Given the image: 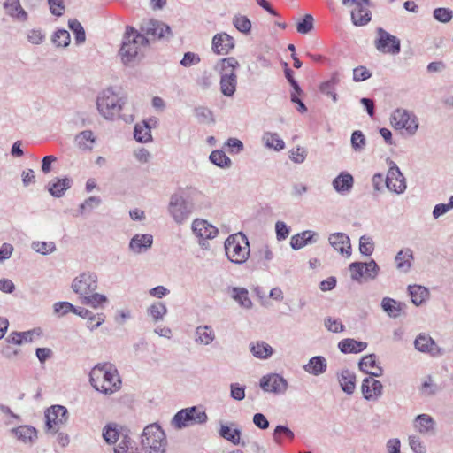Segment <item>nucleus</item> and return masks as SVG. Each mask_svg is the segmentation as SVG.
I'll use <instances>...</instances> for the list:
<instances>
[{
  "instance_id": "obj_3",
  "label": "nucleus",
  "mask_w": 453,
  "mask_h": 453,
  "mask_svg": "<svg viewBox=\"0 0 453 453\" xmlns=\"http://www.w3.org/2000/svg\"><path fill=\"white\" fill-rule=\"evenodd\" d=\"M149 39L136 29L127 27L123 36L119 56L124 65L134 64L140 59L142 47L148 44Z\"/></svg>"
},
{
  "instance_id": "obj_38",
  "label": "nucleus",
  "mask_w": 453,
  "mask_h": 453,
  "mask_svg": "<svg viewBox=\"0 0 453 453\" xmlns=\"http://www.w3.org/2000/svg\"><path fill=\"white\" fill-rule=\"evenodd\" d=\"M403 306H404V304L398 303L397 301L390 297H384L381 301L382 310L390 318H398L401 314Z\"/></svg>"
},
{
  "instance_id": "obj_19",
  "label": "nucleus",
  "mask_w": 453,
  "mask_h": 453,
  "mask_svg": "<svg viewBox=\"0 0 453 453\" xmlns=\"http://www.w3.org/2000/svg\"><path fill=\"white\" fill-rule=\"evenodd\" d=\"M211 49L218 55H226L234 48V40L226 32L216 34L211 42Z\"/></svg>"
},
{
  "instance_id": "obj_51",
  "label": "nucleus",
  "mask_w": 453,
  "mask_h": 453,
  "mask_svg": "<svg viewBox=\"0 0 453 453\" xmlns=\"http://www.w3.org/2000/svg\"><path fill=\"white\" fill-rule=\"evenodd\" d=\"M433 17L441 23H449L453 19V11L449 8L438 7L434 10Z\"/></svg>"
},
{
  "instance_id": "obj_45",
  "label": "nucleus",
  "mask_w": 453,
  "mask_h": 453,
  "mask_svg": "<svg viewBox=\"0 0 453 453\" xmlns=\"http://www.w3.org/2000/svg\"><path fill=\"white\" fill-rule=\"evenodd\" d=\"M51 42L58 48L67 47L71 42L69 32L65 29H58L51 36Z\"/></svg>"
},
{
  "instance_id": "obj_23",
  "label": "nucleus",
  "mask_w": 453,
  "mask_h": 453,
  "mask_svg": "<svg viewBox=\"0 0 453 453\" xmlns=\"http://www.w3.org/2000/svg\"><path fill=\"white\" fill-rule=\"evenodd\" d=\"M329 243L332 247L339 251L342 255L350 256V240L349 237L343 233H334L329 236Z\"/></svg>"
},
{
  "instance_id": "obj_5",
  "label": "nucleus",
  "mask_w": 453,
  "mask_h": 453,
  "mask_svg": "<svg viewBox=\"0 0 453 453\" xmlns=\"http://www.w3.org/2000/svg\"><path fill=\"white\" fill-rule=\"evenodd\" d=\"M225 252L232 263L236 265L245 263L250 252L247 236L242 232L230 234L225 241Z\"/></svg>"
},
{
  "instance_id": "obj_48",
  "label": "nucleus",
  "mask_w": 453,
  "mask_h": 453,
  "mask_svg": "<svg viewBox=\"0 0 453 453\" xmlns=\"http://www.w3.org/2000/svg\"><path fill=\"white\" fill-rule=\"evenodd\" d=\"M210 161L220 168H229L232 165L231 159L221 150H214L211 153Z\"/></svg>"
},
{
  "instance_id": "obj_54",
  "label": "nucleus",
  "mask_w": 453,
  "mask_h": 453,
  "mask_svg": "<svg viewBox=\"0 0 453 453\" xmlns=\"http://www.w3.org/2000/svg\"><path fill=\"white\" fill-rule=\"evenodd\" d=\"M101 202V198L98 196H89L82 203L80 204L78 210L79 214L83 215L87 211H91L95 208L98 207Z\"/></svg>"
},
{
  "instance_id": "obj_53",
  "label": "nucleus",
  "mask_w": 453,
  "mask_h": 453,
  "mask_svg": "<svg viewBox=\"0 0 453 453\" xmlns=\"http://www.w3.org/2000/svg\"><path fill=\"white\" fill-rule=\"evenodd\" d=\"M195 115L200 123L210 124L214 122L212 111L207 107L199 106L196 108Z\"/></svg>"
},
{
  "instance_id": "obj_2",
  "label": "nucleus",
  "mask_w": 453,
  "mask_h": 453,
  "mask_svg": "<svg viewBox=\"0 0 453 453\" xmlns=\"http://www.w3.org/2000/svg\"><path fill=\"white\" fill-rule=\"evenodd\" d=\"M89 382L98 392L111 395L121 387V380L117 369L109 363L98 364L89 373Z\"/></svg>"
},
{
  "instance_id": "obj_49",
  "label": "nucleus",
  "mask_w": 453,
  "mask_h": 453,
  "mask_svg": "<svg viewBox=\"0 0 453 453\" xmlns=\"http://www.w3.org/2000/svg\"><path fill=\"white\" fill-rule=\"evenodd\" d=\"M119 436L118 425L115 423L107 424L103 430V437L109 444L115 443Z\"/></svg>"
},
{
  "instance_id": "obj_60",
  "label": "nucleus",
  "mask_w": 453,
  "mask_h": 453,
  "mask_svg": "<svg viewBox=\"0 0 453 453\" xmlns=\"http://www.w3.org/2000/svg\"><path fill=\"white\" fill-rule=\"evenodd\" d=\"M233 23L236 29L242 33H249L251 28V23L246 16H235Z\"/></svg>"
},
{
  "instance_id": "obj_57",
  "label": "nucleus",
  "mask_w": 453,
  "mask_h": 453,
  "mask_svg": "<svg viewBox=\"0 0 453 453\" xmlns=\"http://www.w3.org/2000/svg\"><path fill=\"white\" fill-rule=\"evenodd\" d=\"M325 327L332 333H340L344 331L345 326L339 319L327 317L324 320Z\"/></svg>"
},
{
  "instance_id": "obj_7",
  "label": "nucleus",
  "mask_w": 453,
  "mask_h": 453,
  "mask_svg": "<svg viewBox=\"0 0 453 453\" xmlns=\"http://www.w3.org/2000/svg\"><path fill=\"white\" fill-rule=\"evenodd\" d=\"M208 420L206 412L199 406H192L179 411L172 419V425L177 429L189 426L205 424Z\"/></svg>"
},
{
  "instance_id": "obj_39",
  "label": "nucleus",
  "mask_w": 453,
  "mask_h": 453,
  "mask_svg": "<svg viewBox=\"0 0 453 453\" xmlns=\"http://www.w3.org/2000/svg\"><path fill=\"white\" fill-rule=\"evenodd\" d=\"M219 434L220 437L231 441L234 445L241 443L242 432L238 428H232L227 425H221L219 430Z\"/></svg>"
},
{
  "instance_id": "obj_28",
  "label": "nucleus",
  "mask_w": 453,
  "mask_h": 453,
  "mask_svg": "<svg viewBox=\"0 0 453 453\" xmlns=\"http://www.w3.org/2000/svg\"><path fill=\"white\" fill-rule=\"evenodd\" d=\"M415 429L421 434H434L435 421L428 414H419L414 420Z\"/></svg>"
},
{
  "instance_id": "obj_31",
  "label": "nucleus",
  "mask_w": 453,
  "mask_h": 453,
  "mask_svg": "<svg viewBox=\"0 0 453 453\" xmlns=\"http://www.w3.org/2000/svg\"><path fill=\"white\" fill-rule=\"evenodd\" d=\"M12 432L23 443L33 444L37 439V431L30 426H19L13 428Z\"/></svg>"
},
{
  "instance_id": "obj_12",
  "label": "nucleus",
  "mask_w": 453,
  "mask_h": 453,
  "mask_svg": "<svg viewBox=\"0 0 453 453\" xmlns=\"http://www.w3.org/2000/svg\"><path fill=\"white\" fill-rule=\"evenodd\" d=\"M259 386L265 393L283 395L288 390V383L281 375L278 373H269L260 379Z\"/></svg>"
},
{
  "instance_id": "obj_58",
  "label": "nucleus",
  "mask_w": 453,
  "mask_h": 453,
  "mask_svg": "<svg viewBox=\"0 0 453 453\" xmlns=\"http://www.w3.org/2000/svg\"><path fill=\"white\" fill-rule=\"evenodd\" d=\"M313 28V17L306 14L302 20L297 22L296 30L300 34H308Z\"/></svg>"
},
{
  "instance_id": "obj_6",
  "label": "nucleus",
  "mask_w": 453,
  "mask_h": 453,
  "mask_svg": "<svg viewBox=\"0 0 453 453\" xmlns=\"http://www.w3.org/2000/svg\"><path fill=\"white\" fill-rule=\"evenodd\" d=\"M141 444L145 453H166V436L157 423L144 427L141 436Z\"/></svg>"
},
{
  "instance_id": "obj_33",
  "label": "nucleus",
  "mask_w": 453,
  "mask_h": 453,
  "mask_svg": "<svg viewBox=\"0 0 453 453\" xmlns=\"http://www.w3.org/2000/svg\"><path fill=\"white\" fill-rule=\"evenodd\" d=\"M367 347V343L355 339L347 338L342 340L338 343V348L341 352L344 354L349 353H359L365 350Z\"/></svg>"
},
{
  "instance_id": "obj_13",
  "label": "nucleus",
  "mask_w": 453,
  "mask_h": 453,
  "mask_svg": "<svg viewBox=\"0 0 453 453\" xmlns=\"http://www.w3.org/2000/svg\"><path fill=\"white\" fill-rule=\"evenodd\" d=\"M378 35L375 47L379 51L391 55H396L400 52L401 42L396 36L390 35L383 28H378Z\"/></svg>"
},
{
  "instance_id": "obj_50",
  "label": "nucleus",
  "mask_w": 453,
  "mask_h": 453,
  "mask_svg": "<svg viewBox=\"0 0 453 453\" xmlns=\"http://www.w3.org/2000/svg\"><path fill=\"white\" fill-rule=\"evenodd\" d=\"M32 249L42 255L51 254L56 250V245L53 242H33Z\"/></svg>"
},
{
  "instance_id": "obj_43",
  "label": "nucleus",
  "mask_w": 453,
  "mask_h": 453,
  "mask_svg": "<svg viewBox=\"0 0 453 453\" xmlns=\"http://www.w3.org/2000/svg\"><path fill=\"white\" fill-rule=\"evenodd\" d=\"M283 438L292 441L295 438V434L287 426L278 425L273 431V439L276 444L281 445Z\"/></svg>"
},
{
  "instance_id": "obj_20",
  "label": "nucleus",
  "mask_w": 453,
  "mask_h": 453,
  "mask_svg": "<svg viewBox=\"0 0 453 453\" xmlns=\"http://www.w3.org/2000/svg\"><path fill=\"white\" fill-rule=\"evenodd\" d=\"M332 186L338 194L346 196L354 187V178L349 173L342 172L333 180Z\"/></svg>"
},
{
  "instance_id": "obj_11",
  "label": "nucleus",
  "mask_w": 453,
  "mask_h": 453,
  "mask_svg": "<svg viewBox=\"0 0 453 453\" xmlns=\"http://www.w3.org/2000/svg\"><path fill=\"white\" fill-rule=\"evenodd\" d=\"M344 5L353 6L351 20L355 26H365L372 17L369 0H342Z\"/></svg>"
},
{
  "instance_id": "obj_21",
  "label": "nucleus",
  "mask_w": 453,
  "mask_h": 453,
  "mask_svg": "<svg viewBox=\"0 0 453 453\" xmlns=\"http://www.w3.org/2000/svg\"><path fill=\"white\" fill-rule=\"evenodd\" d=\"M226 292L242 308L250 310L253 306V303L249 296V291L242 287H229Z\"/></svg>"
},
{
  "instance_id": "obj_1",
  "label": "nucleus",
  "mask_w": 453,
  "mask_h": 453,
  "mask_svg": "<svg viewBox=\"0 0 453 453\" xmlns=\"http://www.w3.org/2000/svg\"><path fill=\"white\" fill-rule=\"evenodd\" d=\"M96 107L100 115L108 120L121 119L126 123H131L134 119V110L127 97L116 93L112 88H108L98 95Z\"/></svg>"
},
{
  "instance_id": "obj_24",
  "label": "nucleus",
  "mask_w": 453,
  "mask_h": 453,
  "mask_svg": "<svg viewBox=\"0 0 453 453\" xmlns=\"http://www.w3.org/2000/svg\"><path fill=\"white\" fill-rule=\"evenodd\" d=\"M337 379L342 390L347 395H352L356 389V374L349 369L337 372Z\"/></svg>"
},
{
  "instance_id": "obj_18",
  "label": "nucleus",
  "mask_w": 453,
  "mask_h": 453,
  "mask_svg": "<svg viewBox=\"0 0 453 453\" xmlns=\"http://www.w3.org/2000/svg\"><path fill=\"white\" fill-rule=\"evenodd\" d=\"M383 386L380 381L372 377H366L363 380L361 391L364 398L367 401H376L382 395Z\"/></svg>"
},
{
  "instance_id": "obj_4",
  "label": "nucleus",
  "mask_w": 453,
  "mask_h": 453,
  "mask_svg": "<svg viewBox=\"0 0 453 453\" xmlns=\"http://www.w3.org/2000/svg\"><path fill=\"white\" fill-rule=\"evenodd\" d=\"M239 66V62L233 57L225 58L215 65V70L219 72L220 75V91L225 96L232 97L236 91V70Z\"/></svg>"
},
{
  "instance_id": "obj_62",
  "label": "nucleus",
  "mask_w": 453,
  "mask_h": 453,
  "mask_svg": "<svg viewBox=\"0 0 453 453\" xmlns=\"http://www.w3.org/2000/svg\"><path fill=\"white\" fill-rule=\"evenodd\" d=\"M364 267L366 279L374 280L378 276L380 267L373 259L367 263H364Z\"/></svg>"
},
{
  "instance_id": "obj_46",
  "label": "nucleus",
  "mask_w": 453,
  "mask_h": 453,
  "mask_svg": "<svg viewBox=\"0 0 453 453\" xmlns=\"http://www.w3.org/2000/svg\"><path fill=\"white\" fill-rule=\"evenodd\" d=\"M115 453H140L135 442L128 436H124L120 442L114 448Z\"/></svg>"
},
{
  "instance_id": "obj_30",
  "label": "nucleus",
  "mask_w": 453,
  "mask_h": 453,
  "mask_svg": "<svg viewBox=\"0 0 453 453\" xmlns=\"http://www.w3.org/2000/svg\"><path fill=\"white\" fill-rule=\"evenodd\" d=\"M249 348L251 354L258 359H268L273 354V347L264 341L251 342Z\"/></svg>"
},
{
  "instance_id": "obj_41",
  "label": "nucleus",
  "mask_w": 453,
  "mask_h": 453,
  "mask_svg": "<svg viewBox=\"0 0 453 453\" xmlns=\"http://www.w3.org/2000/svg\"><path fill=\"white\" fill-rule=\"evenodd\" d=\"M262 139L269 149L280 151L285 148L284 141L276 133L265 132Z\"/></svg>"
},
{
  "instance_id": "obj_36",
  "label": "nucleus",
  "mask_w": 453,
  "mask_h": 453,
  "mask_svg": "<svg viewBox=\"0 0 453 453\" xmlns=\"http://www.w3.org/2000/svg\"><path fill=\"white\" fill-rule=\"evenodd\" d=\"M409 295L411 296V302L416 305H421L429 296V291L426 288L420 285H413L408 287Z\"/></svg>"
},
{
  "instance_id": "obj_37",
  "label": "nucleus",
  "mask_w": 453,
  "mask_h": 453,
  "mask_svg": "<svg viewBox=\"0 0 453 453\" xmlns=\"http://www.w3.org/2000/svg\"><path fill=\"white\" fill-rule=\"evenodd\" d=\"M95 136L91 130H85L75 136L77 147L81 150H92L95 143Z\"/></svg>"
},
{
  "instance_id": "obj_14",
  "label": "nucleus",
  "mask_w": 453,
  "mask_h": 453,
  "mask_svg": "<svg viewBox=\"0 0 453 453\" xmlns=\"http://www.w3.org/2000/svg\"><path fill=\"white\" fill-rule=\"evenodd\" d=\"M386 187L395 194H403L407 188L406 180L399 167L393 161L389 163V169L385 179Z\"/></svg>"
},
{
  "instance_id": "obj_56",
  "label": "nucleus",
  "mask_w": 453,
  "mask_h": 453,
  "mask_svg": "<svg viewBox=\"0 0 453 453\" xmlns=\"http://www.w3.org/2000/svg\"><path fill=\"white\" fill-rule=\"evenodd\" d=\"M360 253L365 256H370L374 250V244L372 239L369 236L363 235L359 240Z\"/></svg>"
},
{
  "instance_id": "obj_42",
  "label": "nucleus",
  "mask_w": 453,
  "mask_h": 453,
  "mask_svg": "<svg viewBox=\"0 0 453 453\" xmlns=\"http://www.w3.org/2000/svg\"><path fill=\"white\" fill-rule=\"evenodd\" d=\"M147 313L154 322L161 321L167 313V308L164 303L156 302L148 308Z\"/></svg>"
},
{
  "instance_id": "obj_16",
  "label": "nucleus",
  "mask_w": 453,
  "mask_h": 453,
  "mask_svg": "<svg viewBox=\"0 0 453 453\" xmlns=\"http://www.w3.org/2000/svg\"><path fill=\"white\" fill-rule=\"evenodd\" d=\"M191 229L193 234L200 239L199 244L203 247L205 246L208 239H213L218 234V229L202 219H196L192 222Z\"/></svg>"
},
{
  "instance_id": "obj_44",
  "label": "nucleus",
  "mask_w": 453,
  "mask_h": 453,
  "mask_svg": "<svg viewBox=\"0 0 453 453\" xmlns=\"http://www.w3.org/2000/svg\"><path fill=\"white\" fill-rule=\"evenodd\" d=\"M81 303L89 305L93 308L100 307L103 303H107V297L104 295L96 293L87 294L81 298Z\"/></svg>"
},
{
  "instance_id": "obj_32",
  "label": "nucleus",
  "mask_w": 453,
  "mask_h": 453,
  "mask_svg": "<svg viewBox=\"0 0 453 453\" xmlns=\"http://www.w3.org/2000/svg\"><path fill=\"white\" fill-rule=\"evenodd\" d=\"M326 358L321 356H316L311 357L308 364L303 365V370L310 374L319 376L326 372Z\"/></svg>"
},
{
  "instance_id": "obj_17",
  "label": "nucleus",
  "mask_w": 453,
  "mask_h": 453,
  "mask_svg": "<svg viewBox=\"0 0 453 453\" xmlns=\"http://www.w3.org/2000/svg\"><path fill=\"white\" fill-rule=\"evenodd\" d=\"M46 426L49 429L58 430L68 419V411L65 406L53 405L45 413Z\"/></svg>"
},
{
  "instance_id": "obj_61",
  "label": "nucleus",
  "mask_w": 453,
  "mask_h": 453,
  "mask_svg": "<svg viewBox=\"0 0 453 453\" xmlns=\"http://www.w3.org/2000/svg\"><path fill=\"white\" fill-rule=\"evenodd\" d=\"M376 363V356L374 354H370L364 357L359 361L358 366L362 372L366 373L368 371H370L373 366L377 365Z\"/></svg>"
},
{
  "instance_id": "obj_29",
  "label": "nucleus",
  "mask_w": 453,
  "mask_h": 453,
  "mask_svg": "<svg viewBox=\"0 0 453 453\" xmlns=\"http://www.w3.org/2000/svg\"><path fill=\"white\" fill-rule=\"evenodd\" d=\"M73 180L68 177L56 178L47 185V189L54 197H62L65 191L71 188Z\"/></svg>"
},
{
  "instance_id": "obj_63",
  "label": "nucleus",
  "mask_w": 453,
  "mask_h": 453,
  "mask_svg": "<svg viewBox=\"0 0 453 453\" xmlns=\"http://www.w3.org/2000/svg\"><path fill=\"white\" fill-rule=\"evenodd\" d=\"M372 76V73L363 65L357 66L353 70V80L356 82L364 81Z\"/></svg>"
},
{
  "instance_id": "obj_10",
  "label": "nucleus",
  "mask_w": 453,
  "mask_h": 453,
  "mask_svg": "<svg viewBox=\"0 0 453 453\" xmlns=\"http://www.w3.org/2000/svg\"><path fill=\"white\" fill-rule=\"evenodd\" d=\"M97 288V275L95 273L84 272L76 276L72 282V289L74 293L83 297L91 294Z\"/></svg>"
},
{
  "instance_id": "obj_59",
  "label": "nucleus",
  "mask_w": 453,
  "mask_h": 453,
  "mask_svg": "<svg viewBox=\"0 0 453 453\" xmlns=\"http://www.w3.org/2000/svg\"><path fill=\"white\" fill-rule=\"evenodd\" d=\"M349 272L351 274V279L356 281H360L362 277L365 278L364 263L362 262H354L349 265Z\"/></svg>"
},
{
  "instance_id": "obj_25",
  "label": "nucleus",
  "mask_w": 453,
  "mask_h": 453,
  "mask_svg": "<svg viewBox=\"0 0 453 453\" xmlns=\"http://www.w3.org/2000/svg\"><path fill=\"white\" fill-rule=\"evenodd\" d=\"M318 234L313 231H303L291 237L290 246L295 250H300L308 244L315 243L318 241Z\"/></svg>"
},
{
  "instance_id": "obj_55",
  "label": "nucleus",
  "mask_w": 453,
  "mask_h": 453,
  "mask_svg": "<svg viewBox=\"0 0 453 453\" xmlns=\"http://www.w3.org/2000/svg\"><path fill=\"white\" fill-rule=\"evenodd\" d=\"M453 209V196H451L449 199L448 203H438L433 209V218L434 219H439L440 217L448 213L450 210Z\"/></svg>"
},
{
  "instance_id": "obj_34",
  "label": "nucleus",
  "mask_w": 453,
  "mask_h": 453,
  "mask_svg": "<svg viewBox=\"0 0 453 453\" xmlns=\"http://www.w3.org/2000/svg\"><path fill=\"white\" fill-rule=\"evenodd\" d=\"M216 338L215 332L210 326H199L196 328L195 342L201 345H210Z\"/></svg>"
},
{
  "instance_id": "obj_52",
  "label": "nucleus",
  "mask_w": 453,
  "mask_h": 453,
  "mask_svg": "<svg viewBox=\"0 0 453 453\" xmlns=\"http://www.w3.org/2000/svg\"><path fill=\"white\" fill-rule=\"evenodd\" d=\"M366 140L360 130H356L351 135V147L356 152H362L365 150Z\"/></svg>"
},
{
  "instance_id": "obj_40",
  "label": "nucleus",
  "mask_w": 453,
  "mask_h": 453,
  "mask_svg": "<svg viewBox=\"0 0 453 453\" xmlns=\"http://www.w3.org/2000/svg\"><path fill=\"white\" fill-rule=\"evenodd\" d=\"M134 139L139 142H148L152 140L150 127L148 122L142 121L140 124H136L134 130Z\"/></svg>"
},
{
  "instance_id": "obj_22",
  "label": "nucleus",
  "mask_w": 453,
  "mask_h": 453,
  "mask_svg": "<svg viewBox=\"0 0 453 453\" xmlns=\"http://www.w3.org/2000/svg\"><path fill=\"white\" fill-rule=\"evenodd\" d=\"M153 243V236L150 234H135L129 242V250L135 253L141 254L147 251Z\"/></svg>"
},
{
  "instance_id": "obj_8",
  "label": "nucleus",
  "mask_w": 453,
  "mask_h": 453,
  "mask_svg": "<svg viewBox=\"0 0 453 453\" xmlns=\"http://www.w3.org/2000/svg\"><path fill=\"white\" fill-rule=\"evenodd\" d=\"M194 206L178 193L170 196L167 211L177 225L184 224L191 216Z\"/></svg>"
},
{
  "instance_id": "obj_9",
  "label": "nucleus",
  "mask_w": 453,
  "mask_h": 453,
  "mask_svg": "<svg viewBox=\"0 0 453 453\" xmlns=\"http://www.w3.org/2000/svg\"><path fill=\"white\" fill-rule=\"evenodd\" d=\"M390 123L395 129H404L409 135H414L418 128V118L413 113L401 108L393 111Z\"/></svg>"
},
{
  "instance_id": "obj_15",
  "label": "nucleus",
  "mask_w": 453,
  "mask_h": 453,
  "mask_svg": "<svg viewBox=\"0 0 453 453\" xmlns=\"http://www.w3.org/2000/svg\"><path fill=\"white\" fill-rule=\"evenodd\" d=\"M141 31L144 36L155 38H168L171 35V28L166 24L154 19L143 21L141 25Z\"/></svg>"
},
{
  "instance_id": "obj_47",
  "label": "nucleus",
  "mask_w": 453,
  "mask_h": 453,
  "mask_svg": "<svg viewBox=\"0 0 453 453\" xmlns=\"http://www.w3.org/2000/svg\"><path fill=\"white\" fill-rule=\"evenodd\" d=\"M68 27L74 34L76 44L80 45V44H82L83 42H85V41H86L85 30L79 20H77L75 19H69Z\"/></svg>"
},
{
  "instance_id": "obj_64",
  "label": "nucleus",
  "mask_w": 453,
  "mask_h": 453,
  "mask_svg": "<svg viewBox=\"0 0 453 453\" xmlns=\"http://www.w3.org/2000/svg\"><path fill=\"white\" fill-rule=\"evenodd\" d=\"M275 233L278 241L287 239L290 233V227L283 221H277L275 224Z\"/></svg>"
},
{
  "instance_id": "obj_27",
  "label": "nucleus",
  "mask_w": 453,
  "mask_h": 453,
  "mask_svg": "<svg viewBox=\"0 0 453 453\" xmlns=\"http://www.w3.org/2000/svg\"><path fill=\"white\" fill-rule=\"evenodd\" d=\"M415 349L420 352L430 353L436 356L439 353V348L435 342L428 335L420 334L414 341Z\"/></svg>"
},
{
  "instance_id": "obj_26",
  "label": "nucleus",
  "mask_w": 453,
  "mask_h": 453,
  "mask_svg": "<svg viewBox=\"0 0 453 453\" xmlns=\"http://www.w3.org/2000/svg\"><path fill=\"white\" fill-rule=\"evenodd\" d=\"M4 8L6 13L13 19L20 22L27 20L28 14L22 8L19 0H5L4 3Z\"/></svg>"
},
{
  "instance_id": "obj_35",
  "label": "nucleus",
  "mask_w": 453,
  "mask_h": 453,
  "mask_svg": "<svg viewBox=\"0 0 453 453\" xmlns=\"http://www.w3.org/2000/svg\"><path fill=\"white\" fill-rule=\"evenodd\" d=\"M413 253L411 249L401 250L395 256L396 268L402 272L407 273L411 267Z\"/></svg>"
}]
</instances>
